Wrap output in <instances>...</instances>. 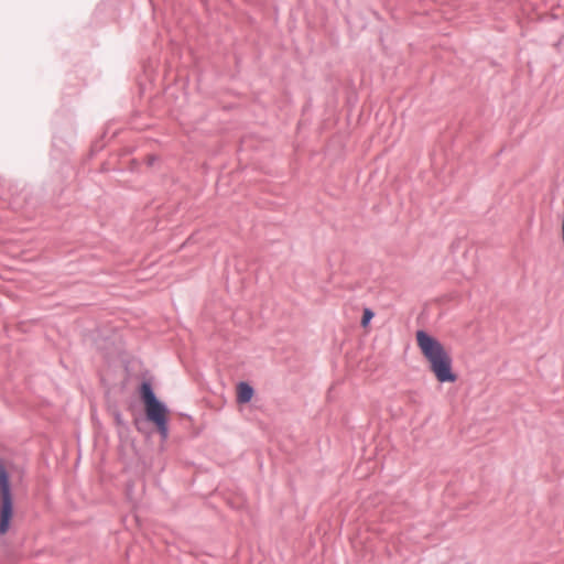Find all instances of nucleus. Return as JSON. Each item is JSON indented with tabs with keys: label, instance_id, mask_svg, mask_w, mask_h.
I'll list each match as a JSON object with an SVG mask.
<instances>
[{
	"label": "nucleus",
	"instance_id": "1",
	"mask_svg": "<svg viewBox=\"0 0 564 564\" xmlns=\"http://www.w3.org/2000/svg\"><path fill=\"white\" fill-rule=\"evenodd\" d=\"M415 339L421 354L429 362L430 370L438 382H455L457 376L452 368V358L445 347L435 337L424 330H417Z\"/></svg>",
	"mask_w": 564,
	"mask_h": 564
},
{
	"label": "nucleus",
	"instance_id": "2",
	"mask_svg": "<svg viewBox=\"0 0 564 564\" xmlns=\"http://www.w3.org/2000/svg\"><path fill=\"white\" fill-rule=\"evenodd\" d=\"M141 398L144 403L145 414L150 422H152L162 438L167 437V416L169 410L161 403L154 395L152 388L149 383L144 382L141 386Z\"/></svg>",
	"mask_w": 564,
	"mask_h": 564
},
{
	"label": "nucleus",
	"instance_id": "3",
	"mask_svg": "<svg viewBox=\"0 0 564 564\" xmlns=\"http://www.w3.org/2000/svg\"><path fill=\"white\" fill-rule=\"evenodd\" d=\"M13 516V498L9 480V473L0 458V534L3 535L10 528Z\"/></svg>",
	"mask_w": 564,
	"mask_h": 564
},
{
	"label": "nucleus",
	"instance_id": "4",
	"mask_svg": "<svg viewBox=\"0 0 564 564\" xmlns=\"http://www.w3.org/2000/svg\"><path fill=\"white\" fill-rule=\"evenodd\" d=\"M253 389L247 382H240L237 386V402L248 403L253 397Z\"/></svg>",
	"mask_w": 564,
	"mask_h": 564
},
{
	"label": "nucleus",
	"instance_id": "5",
	"mask_svg": "<svg viewBox=\"0 0 564 564\" xmlns=\"http://www.w3.org/2000/svg\"><path fill=\"white\" fill-rule=\"evenodd\" d=\"M372 317H373L372 311L369 310V308H365L364 310V314H362V318H361L362 327H367L368 324L370 323V321L372 319Z\"/></svg>",
	"mask_w": 564,
	"mask_h": 564
}]
</instances>
